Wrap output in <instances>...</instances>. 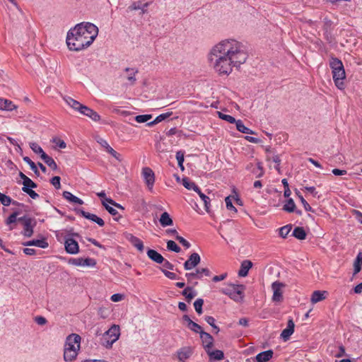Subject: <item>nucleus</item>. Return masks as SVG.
Here are the masks:
<instances>
[{
	"label": "nucleus",
	"mask_w": 362,
	"mask_h": 362,
	"mask_svg": "<svg viewBox=\"0 0 362 362\" xmlns=\"http://www.w3.org/2000/svg\"><path fill=\"white\" fill-rule=\"evenodd\" d=\"M98 34V28L93 23L88 22L78 23L67 33V46L71 51H81L89 47Z\"/></svg>",
	"instance_id": "obj_2"
},
{
	"label": "nucleus",
	"mask_w": 362,
	"mask_h": 362,
	"mask_svg": "<svg viewBox=\"0 0 362 362\" xmlns=\"http://www.w3.org/2000/svg\"><path fill=\"white\" fill-rule=\"evenodd\" d=\"M151 118V115H139L136 116L134 119L139 123H144L148 122Z\"/></svg>",
	"instance_id": "obj_49"
},
{
	"label": "nucleus",
	"mask_w": 362,
	"mask_h": 362,
	"mask_svg": "<svg viewBox=\"0 0 362 362\" xmlns=\"http://www.w3.org/2000/svg\"><path fill=\"white\" fill-rule=\"evenodd\" d=\"M193 354V349L190 346H184L177 351V358L181 362H185Z\"/></svg>",
	"instance_id": "obj_13"
},
{
	"label": "nucleus",
	"mask_w": 362,
	"mask_h": 362,
	"mask_svg": "<svg viewBox=\"0 0 362 362\" xmlns=\"http://www.w3.org/2000/svg\"><path fill=\"white\" fill-rule=\"evenodd\" d=\"M326 291H315L311 296V302L315 304L325 299Z\"/></svg>",
	"instance_id": "obj_28"
},
{
	"label": "nucleus",
	"mask_w": 362,
	"mask_h": 362,
	"mask_svg": "<svg viewBox=\"0 0 362 362\" xmlns=\"http://www.w3.org/2000/svg\"><path fill=\"white\" fill-rule=\"evenodd\" d=\"M200 338L206 348H211L213 345L214 339L211 335L202 331L200 334Z\"/></svg>",
	"instance_id": "obj_27"
},
{
	"label": "nucleus",
	"mask_w": 362,
	"mask_h": 362,
	"mask_svg": "<svg viewBox=\"0 0 362 362\" xmlns=\"http://www.w3.org/2000/svg\"><path fill=\"white\" fill-rule=\"evenodd\" d=\"M140 8H141V2L140 1L132 3V5L128 7V9L130 11L139 10Z\"/></svg>",
	"instance_id": "obj_59"
},
{
	"label": "nucleus",
	"mask_w": 362,
	"mask_h": 362,
	"mask_svg": "<svg viewBox=\"0 0 362 362\" xmlns=\"http://www.w3.org/2000/svg\"><path fill=\"white\" fill-rule=\"evenodd\" d=\"M64 247L67 253L75 255L79 252V246L76 240L72 238H66Z\"/></svg>",
	"instance_id": "obj_9"
},
{
	"label": "nucleus",
	"mask_w": 362,
	"mask_h": 362,
	"mask_svg": "<svg viewBox=\"0 0 362 362\" xmlns=\"http://www.w3.org/2000/svg\"><path fill=\"white\" fill-rule=\"evenodd\" d=\"M98 315L103 319L106 318L109 315V310L105 308H100L98 310Z\"/></svg>",
	"instance_id": "obj_60"
},
{
	"label": "nucleus",
	"mask_w": 362,
	"mask_h": 362,
	"mask_svg": "<svg viewBox=\"0 0 362 362\" xmlns=\"http://www.w3.org/2000/svg\"><path fill=\"white\" fill-rule=\"evenodd\" d=\"M187 327L195 333L200 334L203 330L202 327L194 322H190L189 325H187Z\"/></svg>",
	"instance_id": "obj_45"
},
{
	"label": "nucleus",
	"mask_w": 362,
	"mask_h": 362,
	"mask_svg": "<svg viewBox=\"0 0 362 362\" xmlns=\"http://www.w3.org/2000/svg\"><path fill=\"white\" fill-rule=\"evenodd\" d=\"M30 148L35 152V153L40 154V158L42 159V155L46 154L42 148L35 142H31L30 143Z\"/></svg>",
	"instance_id": "obj_41"
},
{
	"label": "nucleus",
	"mask_w": 362,
	"mask_h": 362,
	"mask_svg": "<svg viewBox=\"0 0 362 362\" xmlns=\"http://www.w3.org/2000/svg\"><path fill=\"white\" fill-rule=\"evenodd\" d=\"M197 192L199 195L202 200L204 202L206 211L207 212H209L210 199H209V197H207L206 195L203 194L201 192L200 189Z\"/></svg>",
	"instance_id": "obj_40"
},
{
	"label": "nucleus",
	"mask_w": 362,
	"mask_h": 362,
	"mask_svg": "<svg viewBox=\"0 0 362 362\" xmlns=\"http://www.w3.org/2000/svg\"><path fill=\"white\" fill-rule=\"evenodd\" d=\"M167 248L168 250L173 251L175 252H180L181 249L173 240H168L167 242Z\"/></svg>",
	"instance_id": "obj_43"
},
{
	"label": "nucleus",
	"mask_w": 362,
	"mask_h": 362,
	"mask_svg": "<svg viewBox=\"0 0 362 362\" xmlns=\"http://www.w3.org/2000/svg\"><path fill=\"white\" fill-rule=\"evenodd\" d=\"M127 240L140 252H143L144 247L143 242L138 238L137 237L133 235L132 234H128L127 235Z\"/></svg>",
	"instance_id": "obj_21"
},
{
	"label": "nucleus",
	"mask_w": 362,
	"mask_h": 362,
	"mask_svg": "<svg viewBox=\"0 0 362 362\" xmlns=\"http://www.w3.org/2000/svg\"><path fill=\"white\" fill-rule=\"evenodd\" d=\"M296 194H297L298 198L300 199V202L303 205L305 210L306 211H312V212H313V210L312 207L309 205V204L306 202V200L303 198V197L301 194H298V193H296Z\"/></svg>",
	"instance_id": "obj_52"
},
{
	"label": "nucleus",
	"mask_w": 362,
	"mask_h": 362,
	"mask_svg": "<svg viewBox=\"0 0 362 362\" xmlns=\"http://www.w3.org/2000/svg\"><path fill=\"white\" fill-rule=\"evenodd\" d=\"M245 286L243 284H229L226 288H222L221 292L228 296L236 302H240L244 298Z\"/></svg>",
	"instance_id": "obj_5"
},
{
	"label": "nucleus",
	"mask_w": 362,
	"mask_h": 362,
	"mask_svg": "<svg viewBox=\"0 0 362 362\" xmlns=\"http://www.w3.org/2000/svg\"><path fill=\"white\" fill-rule=\"evenodd\" d=\"M81 337L77 334H69L65 341L64 359L65 361H72L78 356L81 347Z\"/></svg>",
	"instance_id": "obj_3"
},
{
	"label": "nucleus",
	"mask_w": 362,
	"mask_h": 362,
	"mask_svg": "<svg viewBox=\"0 0 362 362\" xmlns=\"http://www.w3.org/2000/svg\"><path fill=\"white\" fill-rule=\"evenodd\" d=\"M19 214L18 211H15L13 214H11L6 220V224L9 226V230H11L14 228V224L17 221V216Z\"/></svg>",
	"instance_id": "obj_34"
},
{
	"label": "nucleus",
	"mask_w": 362,
	"mask_h": 362,
	"mask_svg": "<svg viewBox=\"0 0 362 362\" xmlns=\"http://www.w3.org/2000/svg\"><path fill=\"white\" fill-rule=\"evenodd\" d=\"M284 286V284L279 281H275L272 285V288L273 290V297L272 299L274 301H281L282 300V291L281 289Z\"/></svg>",
	"instance_id": "obj_15"
},
{
	"label": "nucleus",
	"mask_w": 362,
	"mask_h": 362,
	"mask_svg": "<svg viewBox=\"0 0 362 362\" xmlns=\"http://www.w3.org/2000/svg\"><path fill=\"white\" fill-rule=\"evenodd\" d=\"M105 200L107 201V202L109 204H111L112 206H114L115 207H116L117 209H122V210L124 209V208L121 204H119L118 203H116L114 200H112L110 198H105Z\"/></svg>",
	"instance_id": "obj_61"
},
{
	"label": "nucleus",
	"mask_w": 362,
	"mask_h": 362,
	"mask_svg": "<svg viewBox=\"0 0 362 362\" xmlns=\"http://www.w3.org/2000/svg\"><path fill=\"white\" fill-rule=\"evenodd\" d=\"M119 327L113 325L108 330H107L101 338V344L107 349H110L112 344L117 341L119 337Z\"/></svg>",
	"instance_id": "obj_6"
},
{
	"label": "nucleus",
	"mask_w": 362,
	"mask_h": 362,
	"mask_svg": "<svg viewBox=\"0 0 362 362\" xmlns=\"http://www.w3.org/2000/svg\"><path fill=\"white\" fill-rule=\"evenodd\" d=\"M97 142L103 147L107 153H109L112 157H114L119 162L122 160V155L117 153L115 150H114L107 143L106 140L103 138L98 137L97 139Z\"/></svg>",
	"instance_id": "obj_8"
},
{
	"label": "nucleus",
	"mask_w": 362,
	"mask_h": 362,
	"mask_svg": "<svg viewBox=\"0 0 362 362\" xmlns=\"http://www.w3.org/2000/svg\"><path fill=\"white\" fill-rule=\"evenodd\" d=\"M208 354L209 355L210 358L214 360H221L224 357L223 352L221 350L208 351Z\"/></svg>",
	"instance_id": "obj_38"
},
{
	"label": "nucleus",
	"mask_w": 362,
	"mask_h": 362,
	"mask_svg": "<svg viewBox=\"0 0 362 362\" xmlns=\"http://www.w3.org/2000/svg\"><path fill=\"white\" fill-rule=\"evenodd\" d=\"M142 174L148 189L152 190L155 182V175L153 171L150 168L146 167L143 168Z\"/></svg>",
	"instance_id": "obj_10"
},
{
	"label": "nucleus",
	"mask_w": 362,
	"mask_h": 362,
	"mask_svg": "<svg viewBox=\"0 0 362 362\" xmlns=\"http://www.w3.org/2000/svg\"><path fill=\"white\" fill-rule=\"evenodd\" d=\"M296 204L293 199L290 198L288 199L286 204H285L283 206V209L287 212H293L295 211Z\"/></svg>",
	"instance_id": "obj_39"
},
{
	"label": "nucleus",
	"mask_w": 362,
	"mask_h": 362,
	"mask_svg": "<svg viewBox=\"0 0 362 362\" xmlns=\"http://www.w3.org/2000/svg\"><path fill=\"white\" fill-rule=\"evenodd\" d=\"M80 113L88 117L94 122H98L100 120V116L95 110L89 108L86 105L82 107Z\"/></svg>",
	"instance_id": "obj_18"
},
{
	"label": "nucleus",
	"mask_w": 362,
	"mask_h": 362,
	"mask_svg": "<svg viewBox=\"0 0 362 362\" xmlns=\"http://www.w3.org/2000/svg\"><path fill=\"white\" fill-rule=\"evenodd\" d=\"M42 160L52 170H56L57 169V165L56 162L47 154L42 155Z\"/></svg>",
	"instance_id": "obj_36"
},
{
	"label": "nucleus",
	"mask_w": 362,
	"mask_h": 362,
	"mask_svg": "<svg viewBox=\"0 0 362 362\" xmlns=\"http://www.w3.org/2000/svg\"><path fill=\"white\" fill-rule=\"evenodd\" d=\"M182 185L187 189H192L194 192L199 191V187L193 182H190L187 178L182 179Z\"/></svg>",
	"instance_id": "obj_37"
},
{
	"label": "nucleus",
	"mask_w": 362,
	"mask_h": 362,
	"mask_svg": "<svg viewBox=\"0 0 362 362\" xmlns=\"http://www.w3.org/2000/svg\"><path fill=\"white\" fill-rule=\"evenodd\" d=\"M236 129L241 133L247 134H255V132L245 127L242 120L238 119L235 122Z\"/></svg>",
	"instance_id": "obj_31"
},
{
	"label": "nucleus",
	"mask_w": 362,
	"mask_h": 362,
	"mask_svg": "<svg viewBox=\"0 0 362 362\" xmlns=\"http://www.w3.org/2000/svg\"><path fill=\"white\" fill-rule=\"evenodd\" d=\"M273 354L274 353H273L272 350H267V351H262L256 356V357H255L256 361L257 362H267L270 358H272Z\"/></svg>",
	"instance_id": "obj_26"
},
{
	"label": "nucleus",
	"mask_w": 362,
	"mask_h": 362,
	"mask_svg": "<svg viewBox=\"0 0 362 362\" xmlns=\"http://www.w3.org/2000/svg\"><path fill=\"white\" fill-rule=\"evenodd\" d=\"M176 159L177 160L179 168L182 171H183L185 170V167L183 165V163L185 160L184 153L181 151H177L176 153Z\"/></svg>",
	"instance_id": "obj_42"
},
{
	"label": "nucleus",
	"mask_w": 362,
	"mask_h": 362,
	"mask_svg": "<svg viewBox=\"0 0 362 362\" xmlns=\"http://www.w3.org/2000/svg\"><path fill=\"white\" fill-rule=\"evenodd\" d=\"M225 202H226V208L228 210L234 211L235 212L237 211V209H235V207L232 204V202H231V199H230V197H227L225 199Z\"/></svg>",
	"instance_id": "obj_57"
},
{
	"label": "nucleus",
	"mask_w": 362,
	"mask_h": 362,
	"mask_svg": "<svg viewBox=\"0 0 362 362\" xmlns=\"http://www.w3.org/2000/svg\"><path fill=\"white\" fill-rule=\"evenodd\" d=\"M291 230V225H286V226L281 227L279 229L280 236L285 238L288 235Z\"/></svg>",
	"instance_id": "obj_48"
},
{
	"label": "nucleus",
	"mask_w": 362,
	"mask_h": 362,
	"mask_svg": "<svg viewBox=\"0 0 362 362\" xmlns=\"http://www.w3.org/2000/svg\"><path fill=\"white\" fill-rule=\"evenodd\" d=\"M53 141L60 148H65L66 147V143L61 139H54Z\"/></svg>",
	"instance_id": "obj_64"
},
{
	"label": "nucleus",
	"mask_w": 362,
	"mask_h": 362,
	"mask_svg": "<svg viewBox=\"0 0 362 362\" xmlns=\"http://www.w3.org/2000/svg\"><path fill=\"white\" fill-rule=\"evenodd\" d=\"M248 58L243 42L227 38L214 45L208 54L210 65L219 76H228L233 68H240Z\"/></svg>",
	"instance_id": "obj_1"
},
{
	"label": "nucleus",
	"mask_w": 362,
	"mask_h": 362,
	"mask_svg": "<svg viewBox=\"0 0 362 362\" xmlns=\"http://www.w3.org/2000/svg\"><path fill=\"white\" fill-rule=\"evenodd\" d=\"M25 246H36L40 248L45 249L48 247V243L46 239L42 238L41 240H33L25 243H23Z\"/></svg>",
	"instance_id": "obj_20"
},
{
	"label": "nucleus",
	"mask_w": 362,
	"mask_h": 362,
	"mask_svg": "<svg viewBox=\"0 0 362 362\" xmlns=\"http://www.w3.org/2000/svg\"><path fill=\"white\" fill-rule=\"evenodd\" d=\"M23 187L29 189L36 188L37 184L35 183L30 178L28 177L25 181L23 182Z\"/></svg>",
	"instance_id": "obj_54"
},
{
	"label": "nucleus",
	"mask_w": 362,
	"mask_h": 362,
	"mask_svg": "<svg viewBox=\"0 0 362 362\" xmlns=\"http://www.w3.org/2000/svg\"><path fill=\"white\" fill-rule=\"evenodd\" d=\"M203 274L210 276L211 272L207 268L197 269L195 272L186 273L185 277L189 281L194 279H201Z\"/></svg>",
	"instance_id": "obj_12"
},
{
	"label": "nucleus",
	"mask_w": 362,
	"mask_h": 362,
	"mask_svg": "<svg viewBox=\"0 0 362 362\" xmlns=\"http://www.w3.org/2000/svg\"><path fill=\"white\" fill-rule=\"evenodd\" d=\"M102 204L111 215L116 216L118 214L117 211L115 208L108 204L105 199L102 200Z\"/></svg>",
	"instance_id": "obj_47"
},
{
	"label": "nucleus",
	"mask_w": 362,
	"mask_h": 362,
	"mask_svg": "<svg viewBox=\"0 0 362 362\" xmlns=\"http://www.w3.org/2000/svg\"><path fill=\"white\" fill-rule=\"evenodd\" d=\"M35 322L39 325H44L47 323V320L42 316H37L35 318Z\"/></svg>",
	"instance_id": "obj_62"
},
{
	"label": "nucleus",
	"mask_w": 362,
	"mask_h": 362,
	"mask_svg": "<svg viewBox=\"0 0 362 362\" xmlns=\"http://www.w3.org/2000/svg\"><path fill=\"white\" fill-rule=\"evenodd\" d=\"M252 267V263L250 260H244L241 263L240 269L238 272V275L245 277L247 275L250 269Z\"/></svg>",
	"instance_id": "obj_23"
},
{
	"label": "nucleus",
	"mask_w": 362,
	"mask_h": 362,
	"mask_svg": "<svg viewBox=\"0 0 362 362\" xmlns=\"http://www.w3.org/2000/svg\"><path fill=\"white\" fill-rule=\"evenodd\" d=\"M0 202L4 206H8L11 204V199L10 197L0 192Z\"/></svg>",
	"instance_id": "obj_50"
},
{
	"label": "nucleus",
	"mask_w": 362,
	"mask_h": 362,
	"mask_svg": "<svg viewBox=\"0 0 362 362\" xmlns=\"http://www.w3.org/2000/svg\"><path fill=\"white\" fill-rule=\"evenodd\" d=\"M147 255L148 258H150L152 261L158 263V264H162L164 261V257L158 253L157 251L149 249L147 251Z\"/></svg>",
	"instance_id": "obj_24"
},
{
	"label": "nucleus",
	"mask_w": 362,
	"mask_h": 362,
	"mask_svg": "<svg viewBox=\"0 0 362 362\" xmlns=\"http://www.w3.org/2000/svg\"><path fill=\"white\" fill-rule=\"evenodd\" d=\"M201 261L200 256L198 253H192L188 259L184 263V268L185 270H191L196 267Z\"/></svg>",
	"instance_id": "obj_11"
},
{
	"label": "nucleus",
	"mask_w": 362,
	"mask_h": 362,
	"mask_svg": "<svg viewBox=\"0 0 362 362\" xmlns=\"http://www.w3.org/2000/svg\"><path fill=\"white\" fill-rule=\"evenodd\" d=\"M36 223L35 219H28L25 223H23V230L21 233L25 237H31L33 234V230Z\"/></svg>",
	"instance_id": "obj_14"
},
{
	"label": "nucleus",
	"mask_w": 362,
	"mask_h": 362,
	"mask_svg": "<svg viewBox=\"0 0 362 362\" xmlns=\"http://www.w3.org/2000/svg\"><path fill=\"white\" fill-rule=\"evenodd\" d=\"M329 65L332 69L333 80L335 86L339 89L343 90L344 88V80L346 78V73L341 61L337 58H332Z\"/></svg>",
	"instance_id": "obj_4"
},
{
	"label": "nucleus",
	"mask_w": 362,
	"mask_h": 362,
	"mask_svg": "<svg viewBox=\"0 0 362 362\" xmlns=\"http://www.w3.org/2000/svg\"><path fill=\"white\" fill-rule=\"evenodd\" d=\"M64 101L68 105H69L74 110L81 112L82 107H83V105L80 103L78 101L75 100L74 99L70 97H64Z\"/></svg>",
	"instance_id": "obj_25"
},
{
	"label": "nucleus",
	"mask_w": 362,
	"mask_h": 362,
	"mask_svg": "<svg viewBox=\"0 0 362 362\" xmlns=\"http://www.w3.org/2000/svg\"><path fill=\"white\" fill-rule=\"evenodd\" d=\"M293 235L298 240H305L306 238L305 230L303 227H296L293 231Z\"/></svg>",
	"instance_id": "obj_33"
},
{
	"label": "nucleus",
	"mask_w": 362,
	"mask_h": 362,
	"mask_svg": "<svg viewBox=\"0 0 362 362\" xmlns=\"http://www.w3.org/2000/svg\"><path fill=\"white\" fill-rule=\"evenodd\" d=\"M204 320L209 325H210L214 329H216V334L219 332V328L215 325V319L213 317L206 316Z\"/></svg>",
	"instance_id": "obj_51"
},
{
	"label": "nucleus",
	"mask_w": 362,
	"mask_h": 362,
	"mask_svg": "<svg viewBox=\"0 0 362 362\" xmlns=\"http://www.w3.org/2000/svg\"><path fill=\"white\" fill-rule=\"evenodd\" d=\"M172 112H166L161 114L156 117V119L150 122L147 123V126L152 127L156 124H158L159 122L163 121L164 119H167L172 115Z\"/></svg>",
	"instance_id": "obj_32"
},
{
	"label": "nucleus",
	"mask_w": 362,
	"mask_h": 362,
	"mask_svg": "<svg viewBox=\"0 0 362 362\" xmlns=\"http://www.w3.org/2000/svg\"><path fill=\"white\" fill-rule=\"evenodd\" d=\"M159 221L163 227L171 226L173 223V219L170 218L168 212H163L161 214Z\"/></svg>",
	"instance_id": "obj_29"
},
{
	"label": "nucleus",
	"mask_w": 362,
	"mask_h": 362,
	"mask_svg": "<svg viewBox=\"0 0 362 362\" xmlns=\"http://www.w3.org/2000/svg\"><path fill=\"white\" fill-rule=\"evenodd\" d=\"M137 73L138 69L134 68H126L124 70V73L121 76L127 81V83H125L126 86H134L136 83V74Z\"/></svg>",
	"instance_id": "obj_7"
},
{
	"label": "nucleus",
	"mask_w": 362,
	"mask_h": 362,
	"mask_svg": "<svg viewBox=\"0 0 362 362\" xmlns=\"http://www.w3.org/2000/svg\"><path fill=\"white\" fill-rule=\"evenodd\" d=\"M60 180V177L54 176L51 179L50 182L56 189H59L61 188Z\"/></svg>",
	"instance_id": "obj_55"
},
{
	"label": "nucleus",
	"mask_w": 362,
	"mask_h": 362,
	"mask_svg": "<svg viewBox=\"0 0 362 362\" xmlns=\"http://www.w3.org/2000/svg\"><path fill=\"white\" fill-rule=\"evenodd\" d=\"M218 115L219 118H221L225 121H227L228 122H229L230 124H233V123L235 124V122L237 121L233 117H232L229 115H226L221 112H218Z\"/></svg>",
	"instance_id": "obj_46"
},
{
	"label": "nucleus",
	"mask_w": 362,
	"mask_h": 362,
	"mask_svg": "<svg viewBox=\"0 0 362 362\" xmlns=\"http://www.w3.org/2000/svg\"><path fill=\"white\" fill-rule=\"evenodd\" d=\"M23 192L28 194L32 199H35L39 197V194L36 193L33 189L27 187H22Z\"/></svg>",
	"instance_id": "obj_53"
},
{
	"label": "nucleus",
	"mask_w": 362,
	"mask_h": 362,
	"mask_svg": "<svg viewBox=\"0 0 362 362\" xmlns=\"http://www.w3.org/2000/svg\"><path fill=\"white\" fill-rule=\"evenodd\" d=\"M78 213L83 217L96 223L98 226L101 227L105 225V221L101 218L97 216L95 214L85 211L83 209H79Z\"/></svg>",
	"instance_id": "obj_16"
},
{
	"label": "nucleus",
	"mask_w": 362,
	"mask_h": 362,
	"mask_svg": "<svg viewBox=\"0 0 362 362\" xmlns=\"http://www.w3.org/2000/svg\"><path fill=\"white\" fill-rule=\"evenodd\" d=\"M63 197L64 199H66V200L72 202V203H75V204H83V202L82 199H79L78 197L74 196V194H72L70 192H68V191H64L63 192Z\"/></svg>",
	"instance_id": "obj_30"
},
{
	"label": "nucleus",
	"mask_w": 362,
	"mask_h": 362,
	"mask_svg": "<svg viewBox=\"0 0 362 362\" xmlns=\"http://www.w3.org/2000/svg\"><path fill=\"white\" fill-rule=\"evenodd\" d=\"M354 274H358L362 269V253L359 252L354 263Z\"/></svg>",
	"instance_id": "obj_35"
},
{
	"label": "nucleus",
	"mask_w": 362,
	"mask_h": 362,
	"mask_svg": "<svg viewBox=\"0 0 362 362\" xmlns=\"http://www.w3.org/2000/svg\"><path fill=\"white\" fill-rule=\"evenodd\" d=\"M175 239L187 249L190 247V243L182 236L177 235Z\"/></svg>",
	"instance_id": "obj_56"
},
{
	"label": "nucleus",
	"mask_w": 362,
	"mask_h": 362,
	"mask_svg": "<svg viewBox=\"0 0 362 362\" xmlns=\"http://www.w3.org/2000/svg\"><path fill=\"white\" fill-rule=\"evenodd\" d=\"M294 327L295 324L293 320L292 319H289L288 320L287 327L284 329L281 334V337L284 339V341H286L290 338L291 335L294 332Z\"/></svg>",
	"instance_id": "obj_17"
},
{
	"label": "nucleus",
	"mask_w": 362,
	"mask_h": 362,
	"mask_svg": "<svg viewBox=\"0 0 362 362\" xmlns=\"http://www.w3.org/2000/svg\"><path fill=\"white\" fill-rule=\"evenodd\" d=\"M17 108V106L13 103L12 101L1 98H0V110H6V111H12L13 110H16Z\"/></svg>",
	"instance_id": "obj_22"
},
{
	"label": "nucleus",
	"mask_w": 362,
	"mask_h": 362,
	"mask_svg": "<svg viewBox=\"0 0 362 362\" xmlns=\"http://www.w3.org/2000/svg\"><path fill=\"white\" fill-rule=\"evenodd\" d=\"M203 304L204 300L202 298H197L194 303V309L199 315L202 313Z\"/></svg>",
	"instance_id": "obj_44"
},
{
	"label": "nucleus",
	"mask_w": 362,
	"mask_h": 362,
	"mask_svg": "<svg viewBox=\"0 0 362 362\" xmlns=\"http://www.w3.org/2000/svg\"><path fill=\"white\" fill-rule=\"evenodd\" d=\"M161 271L165 274V276L170 279H177V275L173 272L167 271L164 269H162Z\"/></svg>",
	"instance_id": "obj_58"
},
{
	"label": "nucleus",
	"mask_w": 362,
	"mask_h": 362,
	"mask_svg": "<svg viewBox=\"0 0 362 362\" xmlns=\"http://www.w3.org/2000/svg\"><path fill=\"white\" fill-rule=\"evenodd\" d=\"M73 264L77 266L82 267H93L95 265L96 262L94 259L92 258H77L73 259Z\"/></svg>",
	"instance_id": "obj_19"
},
{
	"label": "nucleus",
	"mask_w": 362,
	"mask_h": 362,
	"mask_svg": "<svg viewBox=\"0 0 362 362\" xmlns=\"http://www.w3.org/2000/svg\"><path fill=\"white\" fill-rule=\"evenodd\" d=\"M122 298H123V295L119 294V293L113 294L110 298L111 300L113 302H119V301L122 300Z\"/></svg>",
	"instance_id": "obj_63"
}]
</instances>
